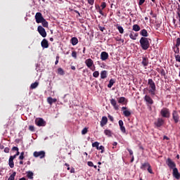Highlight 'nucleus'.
I'll return each instance as SVG.
<instances>
[{"mask_svg": "<svg viewBox=\"0 0 180 180\" xmlns=\"http://www.w3.org/2000/svg\"><path fill=\"white\" fill-rule=\"evenodd\" d=\"M72 46H77L78 44V39L77 37H72L71 39Z\"/></svg>", "mask_w": 180, "mask_h": 180, "instance_id": "nucleus-25", "label": "nucleus"}, {"mask_svg": "<svg viewBox=\"0 0 180 180\" xmlns=\"http://www.w3.org/2000/svg\"><path fill=\"white\" fill-rule=\"evenodd\" d=\"M118 103L122 105H127V99L125 97H120L117 98Z\"/></svg>", "mask_w": 180, "mask_h": 180, "instance_id": "nucleus-14", "label": "nucleus"}, {"mask_svg": "<svg viewBox=\"0 0 180 180\" xmlns=\"http://www.w3.org/2000/svg\"><path fill=\"white\" fill-rule=\"evenodd\" d=\"M113 84H115V79H111L109 81V84H108V87L110 88L111 86H113Z\"/></svg>", "mask_w": 180, "mask_h": 180, "instance_id": "nucleus-33", "label": "nucleus"}, {"mask_svg": "<svg viewBox=\"0 0 180 180\" xmlns=\"http://www.w3.org/2000/svg\"><path fill=\"white\" fill-rule=\"evenodd\" d=\"M33 175L34 174L32 172L29 171L27 172V176L29 178V179H33Z\"/></svg>", "mask_w": 180, "mask_h": 180, "instance_id": "nucleus-31", "label": "nucleus"}, {"mask_svg": "<svg viewBox=\"0 0 180 180\" xmlns=\"http://www.w3.org/2000/svg\"><path fill=\"white\" fill-rule=\"evenodd\" d=\"M72 57H73V58L77 59V52L75 51L72 52Z\"/></svg>", "mask_w": 180, "mask_h": 180, "instance_id": "nucleus-45", "label": "nucleus"}, {"mask_svg": "<svg viewBox=\"0 0 180 180\" xmlns=\"http://www.w3.org/2000/svg\"><path fill=\"white\" fill-rule=\"evenodd\" d=\"M108 118L110 120V122H113L114 119H113V117H112V115H109Z\"/></svg>", "mask_w": 180, "mask_h": 180, "instance_id": "nucleus-55", "label": "nucleus"}, {"mask_svg": "<svg viewBox=\"0 0 180 180\" xmlns=\"http://www.w3.org/2000/svg\"><path fill=\"white\" fill-rule=\"evenodd\" d=\"M58 74H59V75H64L65 72H64V70H63V68H59L58 69Z\"/></svg>", "mask_w": 180, "mask_h": 180, "instance_id": "nucleus-34", "label": "nucleus"}, {"mask_svg": "<svg viewBox=\"0 0 180 180\" xmlns=\"http://www.w3.org/2000/svg\"><path fill=\"white\" fill-rule=\"evenodd\" d=\"M87 165H89V167H94V162L89 161L87 162Z\"/></svg>", "mask_w": 180, "mask_h": 180, "instance_id": "nucleus-52", "label": "nucleus"}, {"mask_svg": "<svg viewBox=\"0 0 180 180\" xmlns=\"http://www.w3.org/2000/svg\"><path fill=\"white\" fill-rule=\"evenodd\" d=\"M128 151H129L130 155H133V150H131V149H128Z\"/></svg>", "mask_w": 180, "mask_h": 180, "instance_id": "nucleus-60", "label": "nucleus"}, {"mask_svg": "<svg viewBox=\"0 0 180 180\" xmlns=\"http://www.w3.org/2000/svg\"><path fill=\"white\" fill-rule=\"evenodd\" d=\"M122 110H123V115L125 116V117H129L131 115V112L130 110H127V108L122 107Z\"/></svg>", "mask_w": 180, "mask_h": 180, "instance_id": "nucleus-10", "label": "nucleus"}, {"mask_svg": "<svg viewBox=\"0 0 180 180\" xmlns=\"http://www.w3.org/2000/svg\"><path fill=\"white\" fill-rule=\"evenodd\" d=\"M108 77V71L103 70L101 72V79H105Z\"/></svg>", "mask_w": 180, "mask_h": 180, "instance_id": "nucleus-21", "label": "nucleus"}, {"mask_svg": "<svg viewBox=\"0 0 180 180\" xmlns=\"http://www.w3.org/2000/svg\"><path fill=\"white\" fill-rule=\"evenodd\" d=\"M104 134H105V136H107L108 137H112L113 133H112V131H110V129H105Z\"/></svg>", "mask_w": 180, "mask_h": 180, "instance_id": "nucleus-24", "label": "nucleus"}, {"mask_svg": "<svg viewBox=\"0 0 180 180\" xmlns=\"http://www.w3.org/2000/svg\"><path fill=\"white\" fill-rule=\"evenodd\" d=\"M132 30L134 32H140V25H139L137 24L134 25L132 27Z\"/></svg>", "mask_w": 180, "mask_h": 180, "instance_id": "nucleus-26", "label": "nucleus"}, {"mask_svg": "<svg viewBox=\"0 0 180 180\" xmlns=\"http://www.w3.org/2000/svg\"><path fill=\"white\" fill-rule=\"evenodd\" d=\"M160 115L162 117H169V110L167 108H162L160 111Z\"/></svg>", "mask_w": 180, "mask_h": 180, "instance_id": "nucleus-4", "label": "nucleus"}, {"mask_svg": "<svg viewBox=\"0 0 180 180\" xmlns=\"http://www.w3.org/2000/svg\"><path fill=\"white\" fill-rule=\"evenodd\" d=\"M117 29L121 34H123V33H124V30L123 29V27H122L120 25H117Z\"/></svg>", "mask_w": 180, "mask_h": 180, "instance_id": "nucleus-29", "label": "nucleus"}, {"mask_svg": "<svg viewBox=\"0 0 180 180\" xmlns=\"http://www.w3.org/2000/svg\"><path fill=\"white\" fill-rule=\"evenodd\" d=\"M99 13L100 15H102V16H103V11H102V10L99 11Z\"/></svg>", "mask_w": 180, "mask_h": 180, "instance_id": "nucleus-64", "label": "nucleus"}, {"mask_svg": "<svg viewBox=\"0 0 180 180\" xmlns=\"http://www.w3.org/2000/svg\"><path fill=\"white\" fill-rule=\"evenodd\" d=\"M9 151H10L9 148H4V153H9Z\"/></svg>", "mask_w": 180, "mask_h": 180, "instance_id": "nucleus-56", "label": "nucleus"}, {"mask_svg": "<svg viewBox=\"0 0 180 180\" xmlns=\"http://www.w3.org/2000/svg\"><path fill=\"white\" fill-rule=\"evenodd\" d=\"M85 64L88 67V68H91V67L94 65V60H92V59L91 58H88L85 60Z\"/></svg>", "mask_w": 180, "mask_h": 180, "instance_id": "nucleus-17", "label": "nucleus"}, {"mask_svg": "<svg viewBox=\"0 0 180 180\" xmlns=\"http://www.w3.org/2000/svg\"><path fill=\"white\" fill-rule=\"evenodd\" d=\"M90 70H91V71H95V65L92 67H91Z\"/></svg>", "mask_w": 180, "mask_h": 180, "instance_id": "nucleus-62", "label": "nucleus"}, {"mask_svg": "<svg viewBox=\"0 0 180 180\" xmlns=\"http://www.w3.org/2000/svg\"><path fill=\"white\" fill-rule=\"evenodd\" d=\"M144 101L145 102H146V103H148L149 105H153V103H154V101H153L151 97H150V96L148 95L145 96Z\"/></svg>", "mask_w": 180, "mask_h": 180, "instance_id": "nucleus-11", "label": "nucleus"}, {"mask_svg": "<svg viewBox=\"0 0 180 180\" xmlns=\"http://www.w3.org/2000/svg\"><path fill=\"white\" fill-rule=\"evenodd\" d=\"M110 103L112 106H113V108L115 109V110H119V105H117V103L116 102V100H115L114 98H112L110 100Z\"/></svg>", "mask_w": 180, "mask_h": 180, "instance_id": "nucleus-12", "label": "nucleus"}, {"mask_svg": "<svg viewBox=\"0 0 180 180\" xmlns=\"http://www.w3.org/2000/svg\"><path fill=\"white\" fill-rule=\"evenodd\" d=\"M149 165H150V163H148V162H145V163L142 164L141 168V169H146V167H148Z\"/></svg>", "mask_w": 180, "mask_h": 180, "instance_id": "nucleus-35", "label": "nucleus"}, {"mask_svg": "<svg viewBox=\"0 0 180 180\" xmlns=\"http://www.w3.org/2000/svg\"><path fill=\"white\" fill-rule=\"evenodd\" d=\"M109 58V53H108L106 51H103L101 53V60L102 61H106Z\"/></svg>", "mask_w": 180, "mask_h": 180, "instance_id": "nucleus-9", "label": "nucleus"}, {"mask_svg": "<svg viewBox=\"0 0 180 180\" xmlns=\"http://www.w3.org/2000/svg\"><path fill=\"white\" fill-rule=\"evenodd\" d=\"M13 150L14 151H19V148L18 147H16V146L13 147Z\"/></svg>", "mask_w": 180, "mask_h": 180, "instance_id": "nucleus-57", "label": "nucleus"}, {"mask_svg": "<svg viewBox=\"0 0 180 180\" xmlns=\"http://www.w3.org/2000/svg\"><path fill=\"white\" fill-rule=\"evenodd\" d=\"M173 176L176 178V179H180V174L179 172H178L177 168H174L173 169Z\"/></svg>", "mask_w": 180, "mask_h": 180, "instance_id": "nucleus-16", "label": "nucleus"}, {"mask_svg": "<svg viewBox=\"0 0 180 180\" xmlns=\"http://www.w3.org/2000/svg\"><path fill=\"white\" fill-rule=\"evenodd\" d=\"M41 23L44 27H49V22L46 20V19L44 18Z\"/></svg>", "mask_w": 180, "mask_h": 180, "instance_id": "nucleus-28", "label": "nucleus"}, {"mask_svg": "<svg viewBox=\"0 0 180 180\" xmlns=\"http://www.w3.org/2000/svg\"><path fill=\"white\" fill-rule=\"evenodd\" d=\"M15 176H16V173L14 172L8 178V180H15Z\"/></svg>", "mask_w": 180, "mask_h": 180, "instance_id": "nucleus-37", "label": "nucleus"}, {"mask_svg": "<svg viewBox=\"0 0 180 180\" xmlns=\"http://www.w3.org/2000/svg\"><path fill=\"white\" fill-rule=\"evenodd\" d=\"M37 30L42 37H46L47 36V32H46V30L43 27H41V25L38 26Z\"/></svg>", "mask_w": 180, "mask_h": 180, "instance_id": "nucleus-5", "label": "nucleus"}, {"mask_svg": "<svg viewBox=\"0 0 180 180\" xmlns=\"http://www.w3.org/2000/svg\"><path fill=\"white\" fill-rule=\"evenodd\" d=\"M41 45L42 49H49V41H47L46 39H44L41 42Z\"/></svg>", "mask_w": 180, "mask_h": 180, "instance_id": "nucleus-15", "label": "nucleus"}, {"mask_svg": "<svg viewBox=\"0 0 180 180\" xmlns=\"http://www.w3.org/2000/svg\"><path fill=\"white\" fill-rule=\"evenodd\" d=\"M35 124L39 127L46 126V122L42 118H37L35 120Z\"/></svg>", "mask_w": 180, "mask_h": 180, "instance_id": "nucleus-7", "label": "nucleus"}, {"mask_svg": "<svg viewBox=\"0 0 180 180\" xmlns=\"http://www.w3.org/2000/svg\"><path fill=\"white\" fill-rule=\"evenodd\" d=\"M172 116L175 123H178V122H179V115H178V112H176V111H174Z\"/></svg>", "mask_w": 180, "mask_h": 180, "instance_id": "nucleus-19", "label": "nucleus"}, {"mask_svg": "<svg viewBox=\"0 0 180 180\" xmlns=\"http://www.w3.org/2000/svg\"><path fill=\"white\" fill-rule=\"evenodd\" d=\"M148 172H149V174H153V169H151V165H149L148 167Z\"/></svg>", "mask_w": 180, "mask_h": 180, "instance_id": "nucleus-47", "label": "nucleus"}, {"mask_svg": "<svg viewBox=\"0 0 180 180\" xmlns=\"http://www.w3.org/2000/svg\"><path fill=\"white\" fill-rule=\"evenodd\" d=\"M88 133V128L85 127L82 131V134H86Z\"/></svg>", "mask_w": 180, "mask_h": 180, "instance_id": "nucleus-42", "label": "nucleus"}, {"mask_svg": "<svg viewBox=\"0 0 180 180\" xmlns=\"http://www.w3.org/2000/svg\"><path fill=\"white\" fill-rule=\"evenodd\" d=\"M145 2H146V0H139V6H141V5H143V4H144Z\"/></svg>", "mask_w": 180, "mask_h": 180, "instance_id": "nucleus-49", "label": "nucleus"}, {"mask_svg": "<svg viewBox=\"0 0 180 180\" xmlns=\"http://www.w3.org/2000/svg\"><path fill=\"white\" fill-rule=\"evenodd\" d=\"M87 2L89 5H94L95 0H87Z\"/></svg>", "mask_w": 180, "mask_h": 180, "instance_id": "nucleus-50", "label": "nucleus"}, {"mask_svg": "<svg viewBox=\"0 0 180 180\" xmlns=\"http://www.w3.org/2000/svg\"><path fill=\"white\" fill-rule=\"evenodd\" d=\"M47 102L49 103V105H53V103H56L57 102V98H53L51 97H49L47 98Z\"/></svg>", "mask_w": 180, "mask_h": 180, "instance_id": "nucleus-20", "label": "nucleus"}, {"mask_svg": "<svg viewBox=\"0 0 180 180\" xmlns=\"http://www.w3.org/2000/svg\"><path fill=\"white\" fill-rule=\"evenodd\" d=\"M100 124L101 127H103L104 126H105V124H108V117L106 116L102 117Z\"/></svg>", "mask_w": 180, "mask_h": 180, "instance_id": "nucleus-13", "label": "nucleus"}, {"mask_svg": "<svg viewBox=\"0 0 180 180\" xmlns=\"http://www.w3.org/2000/svg\"><path fill=\"white\" fill-rule=\"evenodd\" d=\"M8 165L10 168H13L15 167V164L13 163V160L12 159H9Z\"/></svg>", "mask_w": 180, "mask_h": 180, "instance_id": "nucleus-32", "label": "nucleus"}, {"mask_svg": "<svg viewBox=\"0 0 180 180\" xmlns=\"http://www.w3.org/2000/svg\"><path fill=\"white\" fill-rule=\"evenodd\" d=\"M99 30H101V32H103V30H105V27H98Z\"/></svg>", "mask_w": 180, "mask_h": 180, "instance_id": "nucleus-58", "label": "nucleus"}, {"mask_svg": "<svg viewBox=\"0 0 180 180\" xmlns=\"http://www.w3.org/2000/svg\"><path fill=\"white\" fill-rule=\"evenodd\" d=\"M92 147H96V150L99 148V142L96 141L92 143Z\"/></svg>", "mask_w": 180, "mask_h": 180, "instance_id": "nucleus-38", "label": "nucleus"}, {"mask_svg": "<svg viewBox=\"0 0 180 180\" xmlns=\"http://www.w3.org/2000/svg\"><path fill=\"white\" fill-rule=\"evenodd\" d=\"M101 7L102 8V9H105V8H106V3L105 2H102Z\"/></svg>", "mask_w": 180, "mask_h": 180, "instance_id": "nucleus-48", "label": "nucleus"}, {"mask_svg": "<svg viewBox=\"0 0 180 180\" xmlns=\"http://www.w3.org/2000/svg\"><path fill=\"white\" fill-rule=\"evenodd\" d=\"M118 123H119V126H120V127H123V121L122 120H120L119 122H118Z\"/></svg>", "mask_w": 180, "mask_h": 180, "instance_id": "nucleus-53", "label": "nucleus"}, {"mask_svg": "<svg viewBox=\"0 0 180 180\" xmlns=\"http://www.w3.org/2000/svg\"><path fill=\"white\" fill-rule=\"evenodd\" d=\"M39 86V82H35L34 83H32L30 86L31 89H36V87Z\"/></svg>", "mask_w": 180, "mask_h": 180, "instance_id": "nucleus-30", "label": "nucleus"}, {"mask_svg": "<svg viewBox=\"0 0 180 180\" xmlns=\"http://www.w3.org/2000/svg\"><path fill=\"white\" fill-rule=\"evenodd\" d=\"M142 64L144 67L148 65V59L147 58H143Z\"/></svg>", "mask_w": 180, "mask_h": 180, "instance_id": "nucleus-27", "label": "nucleus"}, {"mask_svg": "<svg viewBox=\"0 0 180 180\" xmlns=\"http://www.w3.org/2000/svg\"><path fill=\"white\" fill-rule=\"evenodd\" d=\"M15 158H16V155H13V156H11L9 159L13 160H15Z\"/></svg>", "mask_w": 180, "mask_h": 180, "instance_id": "nucleus-59", "label": "nucleus"}, {"mask_svg": "<svg viewBox=\"0 0 180 180\" xmlns=\"http://www.w3.org/2000/svg\"><path fill=\"white\" fill-rule=\"evenodd\" d=\"M148 84L150 88L149 94H150V95H155V83L154 82L153 79H148Z\"/></svg>", "mask_w": 180, "mask_h": 180, "instance_id": "nucleus-2", "label": "nucleus"}, {"mask_svg": "<svg viewBox=\"0 0 180 180\" xmlns=\"http://www.w3.org/2000/svg\"><path fill=\"white\" fill-rule=\"evenodd\" d=\"M97 150H101V154H102V153H103L104 151H105V147H103V146H98V148Z\"/></svg>", "mask_w": 180, "mask_h": 180, "instance_id": "nucleus-39", "label": "nucleus"}, {"mask_svg": "<svg viewBox=\"0 0 180 180\" xmlns=\"http://www.w3.org/2000/svg\"><path fill=\"white\" fill-rule=\"evenodd\" d=\"M29 130H30V131H34V127L33 125H30L29 127Z\"/></svg>", "mask_w": 180, "mask_h": 180, "instance_id": "nucleus-51", "label": "nucleus"}, {"mask_svg": "<svg viewBox=\"0 0 180 180\" xmlns=\"http://www.w3.org/2000/svg\"><path fill=\"white\" fill-rule=\"evenodd\" d=\"M173 50L176 54H179V46L173 47Z\"/></svg>", "mask_w": 180, "mask_h": 180, "instance_id": "nucleus-36", "label": "nucleus"}, {"mask_svg": "<svg viewBox=\"0 0 180 180\" xmlns=\"http://www.w3.org/2000/svg\"><path fill=\"white\" fill-rule=\"evenodd\" d=\"M160 74L161 75H165V71L164 70H162Z\"/></svg>", "mask_w": 180, "mask_h": 180, "instance_id": "nucleus-61", "label": "nucleus"}, {"mask_svg": "<svg viewBox=\"0 0 180 180\" xmlns=\"http://www.w3.org/2000/svg\"><path fill=\"white\" fill-rule=\"evenodd\" d=\"M120 130L122 133H126V127L124 126L120 127Z\"/></svg>", "mask_w": 180, "mask_h": 180, "instance_id": "nucleus-46", "label": "nucleus"}, {"mask_svg": "<svg viewBox=\"0 0 180 180\" xmlns=\"http://www.w3.org/2000/svg\"><path fill=\"white\" fill-rule=\"evenodd\" d=\"M140 34L143 36V37H148V32H147V30L143 29L140 32Z\"/></svg>", "mask_w": 180, "mask_h": 180, "instance_id": "nucleus-22", "label": "nucleus"}, {"mask_svg": "<svg viewBox=\"0 0 180 180\" xmlns=\"http://www.w3.org/2000/svg\"><path fill=\"white\" fill-rule=\"evenodd\" d=\"M58 60H60V56H56V60L55 61V65H57L58 64Z\"/></svg>", "mask_w": 180, "mask_h": 180, "instance_id": "nucleus-54", "label": "nucleus"}, {"mask_svg": "<svg viewBox=\"0 0 180 180\" xmlns=\"http://www.w3.org/2000/svg\"><path fill=\"white\" fill-rule=\"evenodd\" d=\"M175 60L177 63H180V55H175Z\"/></svg>", "mask_w": 180, "mask_h": 180, "instance_id": "nucleus-44", "label": "nucleus"}, {"mask_svg": "<svg viewBox=\"0 0 180 180\" xmlns=\"http://www.w3.org/2000/svg\"><path fill=\"white\" fill-rule=\"evenodd\" d=\"M138 36H139V34L134 33V32H131L129 34V37L130 39H131V40H136Z\"/></svg>", "mask_w": 180, "mask_h": 180, "instance_id": "nucleus-23", "label": "nucleus"}, {"mask_svg": "<svg viewBox=\"0 0 180 180\" xmlns=\"http://www.w3.org/2000/svg\"><path fill=\"white\" fill-rule=\"evenodd\" d=\"M34 157H35V158H44V157H46V152H44V150H41V151H35L33 153Z\"/></svg>", "mask_w": 180, "mask_h": 180, "instance_id": "nucleus-3", "label": "nucleus"}, {"mask_svg": "<svg viewBox=\"0 0 180 180\" xmlns=\"http://www.w3.org/2000/svg\"><path fill=\"white\" fill-rule=\"evenodd\" d=\"M25 152H22L19 156V160H23L25 158Z\"/></svg>", "mask_w": 180, "mask_h": 180, "instance_id": "nucleus-43", "label": "nucleus"}, {"mask_svg": "<svg viewBox=\"0 0 180 180\" xmlns=\"http://www.w3.org/2000/svg\"><path fill=\"white\" fill-rule=\"evenodd\" d=\"M139 42L142 50H148L150 48V39L141 37Z\"/></svg>", "mask_w": 180, "mask_h": 180, "instance_id": "nucleus-1", "label": "nucleus"}, {"mask_svg": "<svg viewBox=\"0 0 180 180\" xmlns=\"http://www.w3.org/2000/svg\"><path fill=\"white\" fill-rule=\"evenodd\" d=\"M93 77L94 78H98V77H99V72L98 71H95L94 73H93Z\"/></svg>", "mask_w": 180, "mask_h": 180, "instance_id": "nucleus-40", "label": "nucleus"}, {"mask_svg": "<svg viewBox=\"0 0 180 180\" xmlns=\"http://www.w3.org/2000/svg\"><path fill=\"white\" fill-rule=\"evenodd\" d=\"M35 20H36L37 23H41V22L44 20V18H43L41 13L38 12L36 13Z\"/></svg>", "mask_w": 180, "mask_h": 180, "instance_id": "nucleus-6", "label": "nucleus"}, {"mask_svg": "<svg viewBox=\"0 0 180 180\" xmlns=\"http://www.w3.org/2000/svg\"><path fill=\"white\" fill-rule=\"evenodd\" d=\"M5 147L3 145H1L0 143V150H4Z\"/></svg>", "mask_w": 180, "mask_h": 180, "instance_id": "nucleus-63", "label": "nucleus"}, {"mask_svg": "<svg viewBox=\"0 0 180 180\" xmlns=\"http://www.w3.org/2000/svg\"><path fill=\"white\" fill-rule=\"evenodd\" d=\"M179 46H180V38H177L176 45L174 46L179 47Z\"/></svg>", "mask_w": 180, "mask_h": 180, "instance_id": "nucleus-41", "label": "nucleus"}, {"mask_svg": "<svg viewBox=\"0 0 180 180\" xmlns=\"http://www.w3.org/2000/svg\"><path fill=\"white\" fill-rule=\"evenodd\" d=\"M167 164L168 165L169 167L171 168V169H174V168H176V165L175 164V162H174V161H172V160H171L170 158H168L167 160Z\"/></svg>", "mask_w": 180, "mask_h": 180, "instance_id": "nucleus-8", "label": "nucleus"}, {"mask_svg": "<svg viewBox=\"0 0 180 180\" xmlns=\"http://www.w3.org/2000/svg\"><path fill=\"white\" fill-rule=\"evenodd\" d=\"M155 124L157 127H161V126L164 124V120H162V118H158L157 122H155Z\"/></svg>", "mask_w": 180, "mask_h": 180, "instance_id": "nucleus-18", "label": "nucleus"}]
</instances>
